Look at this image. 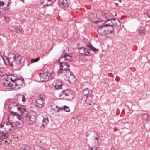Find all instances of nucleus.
Listing matches in <instances>:
<instances>
[{"label": "nucleus", "mask_w": 150, "mask_h": 150, "mask_svg": "<svg viewBox=\"0 0 150 150\" xmlns=\"http://www.w3.org/2000/svg\"><path fill=\"white\" fill-rule=\"evenodd\" d=\"M11 82H8L6 84V82H4V85L6 86H9L11 87L12 86H13V84L14 83L17 78L14 75H11Z\"/></svg>", "instance_id": "f8f14e48"}, {"label": "nucleus", "mask_w": 150, "mask_h": 150, "mask_svg": "<svg viewBox=\"0 0 150 150\" xmlns=\"http://www.w3.org/2000/svg\"><path fill=\"white\" fill-rule=\"evenodd\" d=\"M119 2L120 3L121 2H122V0H119Z\"/></svg>", "instance_id": "09e8293b"}, {"label": "nucleus", "mask_w": 150, "mask_h": 150, "mask_svg": "<svg viewBox=\"0 0 150 150\" xmlns=\"http://www.w3.org/2000/svg\"><path fill=\"white\" fill-rule=\"evenodd\" d=\"M23 118L20 116V119H18L15 122V124L16 126H18V128L21 127L23 124Z\"/></svg>", "instance_id": "f3484780"}, {"label": "nucleus", "mask_w": 150, "mask_h": 150, "mask_svg": "<svg viewBox=\"0 0 150 150\" xmlns=\"http://www.w3.org/2000/svg\"><path fill=\"white\" fill-rule=\"evenodd\" d=\"M40 59V58L39 57L35 59H31V63H33L34 62H35L38 61Z\"/></svg>", "instance_id": "7c9ffc66"}, {"label": "nucleus", "mask_w": 150, "mask_h": 150, "mask_svg": "<svg viewBox=\"0 0 150 150\" xmlns=\"http://www.w3.org/2000/svg\"><path fill=\"white\" fill-rule=\"evenodd\" d=\"M3 16V13L0 11V18H1Z\"/></svg>", "instance_id": "ea45409f"}, {"label": "nucleus", "mask_w": 150, "mask_h": 150, "mask_svg": "<svg viewBox=\"0 0 150 150\" xmlns=\"http://www.w3.org/2000/svg\"><path fill=\"white\" fill-rule=\"evenodd\" d=\"M63 110L67 112H69L70 111V109L69 107L66 106H64L63 107Z\"/></svg>", "instance_id": "c756f323"}, {"label": "nucleus", "mask_w": 150, "mask_h": 150, "mask_svg": "<svg viewBox=\"0 0 150 150\" xmlns=\"http://www.w3.org/2000/svg\"><path fill=\"white\" fill-rule=\"evenodd\" d=\"M12 54H13H13H12V53H10L9 54V55L10 56H11Z\"/></svg>", "instance_id": "de8ad7c7"}, {"label": "nucleus", "mask_w": 150, "mask_h": 150, "mask_svg": "<svg viewBox=\"0 0 150 150\" xmlns=\"http://www.w3.org/2000/svg\"><path fill=\"white\" fill-rule=\"evenodd\" d=\"M14 57V64L16 63L17 64H20L21 63V61L22 59L21 57Z\"/></svg>", "instance_id": "5701e85b"}, {"label": "nucleus", "mask_w": 150, "mask_h": 150, "mask_svg": "<svg viewBox=\"0 0 150 150\" xmlns=\"http://www.w3.org/2000/svg\"><path fill=\"white\" fill-rule=\"evenodd\" d=\"M60 96H65L66 99L71 100L74 98L75 93V92L72 90L66 89L62 92Z\"/></svg>", "instance_id": "0eeeda50"}, {"label": "nucleus", "mask_w": 150, "mask_h": 150, "mask_svg": "<svg viewBox=\"0 0 150 150\" xmlns=\"http://www.w3.org/2000/svg\"><path fill=\"white\" fill-rule=\"evenodd\" d=\"M14 57H11L9 58L8 57V62L9 64H11V63H13L14 64Z\"/></svg>", "instance_id": "c85d7f7f"}, {"label": "nucleus", "mask_w": 150, "mask_h": 150, "mask_svg": "<svg viewBox=\"0 0 150 150\" xmlns=\"http://www.w3.org/2000/svg\"><path fill=\"white\" fill-rule=\"evenodd\" d=\"M14 127L13 124L7 121L0 125V140H3L8 138L13 132Z\"/></svg>", "instance_id": "f257e3e1"}, {"label": "nucleus", "mask_w": 150, "mask_h": 150, "mask_svg": "<svg viewBox=\"0 0 150 150\" xmlns=\"http://www.w3.org/2000/svg\"><path fill=\"white\" fill-rule=\"evenodd\" d=\"M2 58L5 64H9L8 57H2Z\"/></svg>", "instance_id": "bb28decb"}, {"label": "nucleus", "mask_w": 150, "mask_h": 150, "mask_svg": "<svg viewBox=\"0 0 150 150\" xmlns=\"http://www.w3.org/2000/svg\"><path fill=\"white\" fill-rule=\"evenodd\" d=\"M145 29L144 28H141L139 31V34L140 36H143L145 34Z\"/></svg>", "instance_id": "b1692460"}, {"label": "nucleus", "mask_w": 150, "mask_h": 150, "mask_svg": "<svg viewBox=\"0 0 150 150\" xmlns=\"http://www.w3.org/2000/svg\"><path fill=\"white\" fill-rule=\"evenodd\" d=\"M4 19L6 22H8L9 21V19L8 17L6 16L4 17Z\"/></svg>", "instance_id": "f704fd0d"}, {"label": "nucleus", "mask_w": 150, "mask_h": 150, "mask_svg": "<svg viewBox=\"0 0 150 150\" xmlns=\"http://www.w3.org/2000/svg\"><path fill=\"white\" fill-rule=\"evenodd\" d=\"M10 111L11 113H16L15 112L17 111L18 112L23 114L26 109L23 107H19L17 104L15 103H13L10 104L8 106Z\"/></svg>", "instance_id": "20e7f679"}, {"label": "nucleus", "mask_w": 150, "mask_h": 150, "mask_svg": "<svg viewBox=\"0 0 150 150\" xmlns=\"http://www.w3.org/2000/svg\"><path fill=\"white\" fill-rule=\"evenodd\" d=\"M34 148L35 150H44L41 147L38 146H36Z\"/></svg>", "instance_id": "2f4dec72"}, {"label": "nucleus", "mask_w": 150, "mask_h": 150, "mask_svg": "<svg viewBox=\"0 0 150 150\" xmlns=\"http://www.w3.org/2000/svg\"><path fill=\"white\" fill-rule=\"evenodd\" d=\"M11 4V3L10 2H8L7 4V6L5 8H4V10H7L9 9L8 7L10 6Z\"/></svg>", "instance_id": "473e14b6"}, {"label": "nucleus", "mask_w": 150, "mask_h": 150, "mask_svg": "<svg viewBox=\"0 0 150 150\" xmlns=\"http://www.w3.org/2000/svg\"><path fill=\"white\" fill-rule=\"evenodd\" d=\"M70 66V65L67 63V62L65 63L64 65L62 64L60 66V67L59 70L58 71L57 74V75H59L60 74L62 75L63 74V71L65 70L66 71V69H68L69 71H70V69L68 68V67Z\"/></svg>", "instance_id": "9b49d317"}, {"label": "nucleus", "mask_w": 150, "mask_h": 150, "mask_svg": "<svg viewBox=\"0 0 150 150\" xmlns=\"http://www.w3.org/2000/svg\"><path fill=\"white\" fill-rule=\"evenodd\" d=\"M51 2H52V4L56 0H49Z\"/></svg>", "instance_id": "a19ab883"}, {"label": "nucleus", "mask_w": 150, "mask_h": 150, "mask_svg": "<svg viewBox=\"0 0 150 150\" xmlns=\"http://www.w3.org/2000/svg\"><path fill=\"white\" fill-rule=\"evenodd\" d=\"M24 84V79L23 78L20 79L18 78L11 88L14 90H18L23 87Z\"/></svg>", "instance_id": "6e6552de"}, {"label": "nucleus", "mask_w": 150, "mask_h": 150, "mask_svg": "<svg viewBox=\"0 0 150 150\" xmlns=\"http://www.w3.org/2000/svg\"><path fill=\"white\" fill-rule=\"evenodd\" d=\"M144 115L147 118H148V117L149 116L148 114H145Z\"/></svg>", "instance_id": "79ce46f5"}, {"label": "nucleus", "mask_w": 150, "mask_h": 150, "mask_svg": "<svg viewBox=\"0 0 150 150\" xmlns=\"http://www.w3.org/2000/svg\"><path fill=\"white\" fill-rule=\"evenodd\" d=\"M147 16L148 17H149V18H150V16L149 15H147Z\"/></svg>", "instance_id": "3c124183"}, {"label": "nucleus", "mask_w": 150, "mask_h": 150, "mask_svg": "<svg viewBox=\"0 0 150 150\" xmlns=\"http://www.w3.org/2000/svg\"><path fill=\"white\" fill-rule=\"evenodd\" d=\"M52 73V71H50L48 69H44L39 74L40 80L42 81H46L48 80L51 76V75Z\"/></svg>", "instance_id": "39448f33"}, {"label": "nucleus", "mask_w": 150, "mask_h": 150, "mask_svg": "<svg viewBox=\"0 0 150 150\" xmlns=\"http://www.w3.org/2000/svg\"><path fill=\"white\" fill-rule=\"evenodd\" d=\"M91 150H98L97 149V147L96 146H93Z\"/></svg>", "instance_id": "4c0bfd02"}, {"label": "nucleus", "mask_w": 150, "mask_h": 150, "mask_svg": "<svg viewBox=\"0 0 150 150\" xmlns=\"http://www.w3.org/2000/svg\"><path fill=\"white\" fill-rule=\"evenodd\" d=\"M5 141L6 142L7 141L6 140H5Z\"/></svg>", "instance_id": "5fc2aeb1"}, {"label": "nucleus", "mask_w": 150, "mask_h": 150, "mask_svg": "<svg viewBox=\"0 0 150 150\" xmlns=\"http://www.w3.org/2000/svg\"><path fill=\"white\" fill-rule=\"evenodd\" d=\"M64 51H65V50H64L63 52H64Z\"/></svg>", "instance_id": "864d4df0"}, {"label": "nucleus", "mask_w": 150, "mask_h": 150, "mask_svg": "<svg viewBox=\"0 0 150 150\" xmlns=\"http://www.w3.org/2000/svg\"><path fill=\"white\" fill-rule=\"evenodd\" d=\"M40 3L43 5L44 6H47L51 5L52 2L49 0H40Z\"/></svg>", "instance_id": "6ab92c4d"}, {"label": "nucleus", "mask_w": 150, "mask_h": 150, "mask_svg": "<svg viewBox=\"0 0 150 150\" xmlns=\"http://www.w3.org/2000/svg\"><path fill=\"white\" fill-rule=\"evenodd\" d=\"M118 20L117 19H108V21H111V23H107V24H109L108 25V26H112L113 28V26L116 25L117 24V23L116 22V21H118Z\"/></svg>", "instance_id": "aec40b11"}, {"label": "nucleus", "mask_w": 150, "mask_h": 150, "mask_svg": "<svg viewBox=\"0 0 150 150\" xmlns=\"http://www.w3.org/2000/svg\"><path fill=\"white\" fill-rule=\"evenodd\" d=\"M67 57H61L59 59H58V61L60 63V66L62 64L63 65L65 63L68 62H71V58H67Z\"/></svg>", "instance_id": "ddd939ff"}, {"label": "nucleus", "mask_w": 150, "mask_h": 150, "mask_svg": "<svg viewBox=\"0 0 150 150\" xmlns=\"http://www.w3.org/2000/svg\"><path fill=\"white\" fill-rule=\"evenodd\" d=\"M60 110H59V109H57V110H56V112H59Z\"/></svg>", "instance_id": "a18cd8bd"}, {"label": "nucleus", "mask_w": 150, "mask_h": 150, "mask_svg": "<svg viewBox=\"0 0 150 150\" xmlns=\"http://www.w3.org/2000/svg\"><path fill=\"white\" fill-rule=\"evenodd\" d=\"M20 150H28L27 148L25 146L22 147Z\"/></svg>", "instance_id": "e433bc0d"}, {"label": "nucleus", "mask_w": 150, "mask_h": 150, "mask_svg": "<svg viewBox=\"0 0 150 150\" xmlns=\"http://www.w3.org/2000/svg\"><path fill=\"white\" fill-rule=\"evenodd\" d=\"M21 116L30 125L33 124L36 121V117L34 115H31L27 109H25L23 114H21Z\"/></svg>", "instance_id": "7ed1b4c3"}, {"label": "nucleus", "mask_w": 150, "mask_h": 150, "mask_svg": "<svg viewBox=\"0 0 150 150\" xmlns=\"http://www.w3.org/2000/svg\"><path fill=\"white\" fill-rule=\"evenodd\" d=\"M15 31L16 33L18 34H20L21 33L22 29L21 28L16 27L15 28Z\"/></svg>", "instance_id": "cd10ccee"}, {"label": "nucleus", "mask_w": 150, "mask_h": 150, "mask_svg": "<svg viewBox=\"0 0 150 150\" xmlns=\"http://www.w3.org/2000/svg\"><path fill=\"white\" fill-rule=\"evenodd\" d=\"M88 97V96L83 95L82 96V99H81V102L83 103V104L87 100V99Z\"/></svg>", "instance_id": "a878e982"}, {"label": "nucleus", "mask_w": 150, "mask_h": 150, "mask_svg": "<svg viewBox=\"0 0 150 150\" xmlns=\"http://www.w3.org/2000/svg\"><path fill=\"white\" fill-rule=\"evenodd\" d=\"M89 50L86 48L81 47L79 49V52L82 54H84L86 55H89Z\"/></svg>", "instance_id": "a211bd4d"}, {"label": "nucleus", "mask_w": 150, "mask_h": 150, "mask_svg": "<svg viewBox=\"0 0 150 150\" xmlns=\"http://www.w3.org/2000/svg\"><path fill=\"white\" fill-rule=\"evenodd\" d=\"M86 45L87 47L89 48V49H88V50H90V51H89V55H91L93 54L91 53L92 52H93L94 53H96L97 52H98L99 51L98 49L96 48L91 44H86Z\"/></svg>", "instance_id": "2eb2a0df"}, {"label": "nucleus", "mask_w": 150, "mask_h": 150, "mask_svg": "<svg viewBox=\"0 0 150 150\" xmlns=\"http://www.w3.org/2000/svg\"><path fill=\"white\" fill-rule=\"evenodd\" d=\"M107 21H106L98 27V31L99 34L101 35H106L110 38H113L115 36L114 28L112 26H108L109 24L107 23Z\"/></svg>", "instance_id": "f03ea898"}, {"label": "nucleus", "mask_w": 150, "mask_h": 150, "mask_svg": "<svg viewBox=\"0 0 150 150\" xmlns=\"http://www.w3.org/2000/svg\"><path fill=\"white\" fill-rule=\"evenodd\" d=\"M49 123V120L47 118H44L42 121V125L41 128L44 129L45 127Z\"/></svg>", "instance_id": "412c9836"}, {"label": "nucleus", "mask_w": 150, "mask_h": 150, "mask_svg": "<svg viewBox=\"0 0 150 150\" xmlns=\"http://www.w3.org/2000/svg\"><path fill=\"white\" fill-rule=\"evenodd\" d=\"M21 1L23 2H24V0H21Z\"/></svg>", "instance_id": "603ef678"}, {"label": "nucleus", "mask_w": 150, "mask_h": 150, "mask_svg": "<svg viewBox=\"0 0 150 150\" xmlns=\"http://www.w3.org/2000/svg\"><path fill=\"white\" fill-rule=\"evenodd\" d=\"M102 21H96V23H97V24H98L100 22H101Z\"/></svg>", "instance_id": "c03bdc74"}, {"label": "nucleus", "mask_w": 150, "mask_h": 150, "mask_svg": "<svg viewBox=\"0 0 150 150\" xmlns=\"http://www.w3.org/2000/svg\"><path fill=\"white\" fill-rule=\"evenodd\" d=\"M6 82V84L8 82H11V75L7 76L5 77Z\"/></svg>", "instance_id": "393cba45"}, {"label": "nucleus", "mask_w": 150, "mask_h": 150, "mask_svg": "<svg viewBox=\"0 0 150 150\" xmlns=\"http://www.w3.org/2000/svg\"><path fill=\"white\" fill-rule=\"evenodd\" d=\"M20 116H21V114L19 115L17 113L15 114H11L8 115V117L7 122L11 123L14 125L15 124V122L18 119L20 118Z\"/></svg>", "instance_id": "1a4fd4ad"}, {"label": "nucleus", "mask_w": 150, "mask_h": 150, "mask_svg": "<svg viewBox=\"0 0 150 150\" xmlns=\"http://www.w3.org/2000/svg\"><path fill=\"white\" fill-rule=\"evenodd\" d=\"M61 56H67H67H69V54H64V55H62Z\"/></svg>", "instance_id": "37998d69"}, {"label": "nucleus", "mask_w": 150, "mask_h": 150, "mask_svg": "<svg viewBox=\"0 0 150 150\" xmlns=\"http://www.w3.org/2000/svg\"><path fill=\"white\" fill-rule=\"evenodd\" d=\"M22 101L23 102H25L26 101V98H25L24 95H22Z\"/></svg>", "instance_id": "72a5a7b5"}, {"label": "nucleus", "mask_w": 150, "mask_h": 150, "mask_svg": "<svg viewBox=\"0 0 150 150\" xmlns=\"http://www.w3.org/2000/svg\"><path fill=\"white\" fill-rule=\"evenodd\" d=\"M5 4V3L3 1H0V6H3Z\"/></svg>", "instance_id": "58836bf2"}, {"label": "nucleus", "mask_w": 150, "mask_h": 150, "mask_svg": "<svg viewBox=\"0 0 150 150\" xmlns=\"http://www.w3.org/2000/svg\"><path fill=\"white\" fill-rule=\"evenodd\" d=\"M92 91L89 90V89L88 88H86L85 90H84L83 91V94L84 95L86 96H89V94L90 93H91Z\"/></svg>", "instance_id": "4be33fe9"}, {"label": "nucleus", "mask_w": 150, "mask_h": 150, "mask_svg": "<svg viewBox=\"0 0 150 150\" xmlns=\"http://www.w3.org/2000/svg\"><path fill=\"white\" fill-rule=\"evenodd\" d=\"M63 74L61 75L62 76H65L68 79V81L71 84L74 83L76 80V79L73 74L70 71L67 69L66 71H63Z\"/></svg>", "instance_id": "423d86ee"}, {"label": "nucleus", "mask_w": 150, "mask_h": 150, "mask_svg": "<svg viewBox=\"0 0 150 150\" xmlns=\"http://www.w3.org/2000/svg\"><path fill=\"white\" fill-rule=\"evenodd\" d=\"M69 0H59V4L62 8H64L68 7Z\"/></svg>", "instance_id": "dca6fc26"}, {"label": "nucleus", "mask_w": 150, "mask_h": 150, "mask_svg": "<svg viewBox=\"0 0 150 150\" xmlns=\"http://www.w3.org/2000/svg\"><path fill=\"white\" fill-rule=\"evenodd\" d=\"M95 139L98 140V137H96V138H95Z\"/></svg>", "instance_id": "8fccbe9b"}, {"label": "nucleus", "mask_w": 150, "mask_h": 150, "mask_svg": "<svg viewBox=\"0 0 150 150\" xmlns=\"http://www.w3.org/2000/svg\"><path fill=\"white\" fill-rule=\"evenodd\" d=\"M45 96L40 95L38 96L36 100V105L38 107L42 108L45 106Z\"/></svg>", "instance_id": "9d476101"}, {"label": "nucleus", "mask_w": 150, "mask_h": 150, "mask_svg": "<svg viewBox=\"0 0 150 150\" xmlns=\"http://www.w3.org/2000/svg\"><path fill=\"white\" fill-rule=\"evenodd\" d=\"M111 150H116L114 148H112L111 149Z\"/></svg>", "instance_id": "49530a36"}, {"label": "nucleus", "mask_w": 150, "mask_h": 150, "mask_svg": "<svg viewBox=\"0 0 150 150\" xmlns=\"http://www.w3.org/2000/svg\"><path fill=\"white\" fill-rule=\"evenodd\" d=\"M52 85L57 89H62L63 86V83L57 80H55L53 82Z\"/></svg>", "instance_id": "4468645a"}, {"label": "nucleus", "mask_w": 150, "mask_h": 150, "mask_svg": "<svg viewBox=\"0 0 150 150\" xmlns=\"http://www.w3.org/2000/svg\"><path fill=\"white\" fill-rule=\"evenodd\" d=\"M56 108L57 109H59L60 111L63 110V109H64L63 107H59L57 106H56Z\"/></svg>", "instance_id": "c9c22d12"}]
</instances>
